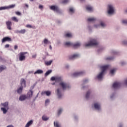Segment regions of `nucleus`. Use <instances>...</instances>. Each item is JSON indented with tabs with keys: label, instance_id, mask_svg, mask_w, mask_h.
Returning <instances> with one entry per match:
<instances>
[{
	"label": "nucleus",
	"instance_id": "obj_29",
	"mask_svg": "<svg viewBox=\"0 0 127 127\" xmlns=\"http://www.w3.org/2000/svg\"><path fill=\"white\" fill-rule=\"evenodd\" d=\"M11 19L13 21H15V22H18V19L16 17H12Z\"/></svg>",
	"mask_w": 127,
	"mask_h": 127
},
{
	"label": "nucleus",
	"instance_id": "obj_3",
	"mask_svg": "<svg viewBox=\"0 0 127 127\" xmlns=\"http://www.w3.org/2000/svg\"><path fill=\"white\" fill-rule=\"evenodd\" d=\"M96 45H98V42H97V40L93 39L89 43L85 44L84 46L85 47H89L90 46H96Z\"/></svg>",
	"mask_w": 127,
	"mask_h": 127
},
{
	"label": "nucleus",
	"instance_id": "obj_64",
	"mask_svg": "<svg viewBox=\"0 0 127 127\" xmlns=\"http://www.w3.org/2000/svg\"><path fill=\"white\" fill-rule=\"evenodd\" d=\"M68 67H69V66H66V68H68Z\"/></svg>",
	"mask_w": 127,
	"mask_h": 127
},
{
	"label": "nucleus",
	"instance_id": "obj_47",
	"mask_svg": "<svg viewBox=\"0 0 127 127\" xmlns=\"http://www.w3.org/2000/svg\"><path fill=\"white\" fill-rule=\"evenodd\" d=\"M113 59H114L113 58H112V57H110V58H107L106 59V60H113Z\"/></svg>",
	"mask_w": 127,
	"mask_h": 127
},
{
	"label": "nucleus",
	"instance_id": "obj_24",
	"mask_svg": "<svg viewBox=\"0 0 127 127\" xmlns=\"http://www.w3.org/2000/svg\"><path fill=\"white\" fill-rule=\"evenodd\" d=\"M53 61H49L48 62H45V64L47 65V66H50V65H51L52 64Z\"/></svg>",
	"mask_w": 127,
	"mask_h": 127
},
{
	"label": "nucleus",
	"instance_id": "obj_11",
	"mask_svg": "<svg viewBox=\"0 0 127 127\" xmlns=\"http://www.w3.org/2000/svg\"><path fill=\"white\" fill-rule=\"evenodd\" d=\"M121 83L120 82H115L113 85V88L114 89H118L121 87Z\"/></svg>",
	"mask_w": 127,
	"mask_h": 127
},
{
	"label": "nucleus",
	"instance_id": "obj_48",
	"mask_svg": "<svg viewBox=\"0 0 127 127\" xmlns=\"http://www.w3.org/2000/svg\"><path fill=\"white\" fill-rule=\"evenodd\" d=\"M56 82H59V77H56Z\"/></svg>",
	"mask_w": 127,
	"mask_h": 127
},
{
	"label": "nucleus",
	"instance_id": "obj_46",
	"mask_svg": "<svg viewBox=\"0 0 127 127\" xmlns=\"http://www.w3.org/2000/svg\"><path fill=\"white\" fill-rule=\"evenodd\" d=\"M123 23H124L125 24H127V20H123L122 21Z\"/></svg>",
	"mask_w": 127,
	"mask_h": 127
},
{
	"label": "nucleus",
	"instance_id": "obj_61",
	"mask_svg": "<svg viewBox=\"0 0 127 127\" xmlns=\"http://www.w3.org/2000/svg\"><path fill=\"white\" fill-rule=\"evenodd\" d=\"M87 81H88V80H84V83H85V82H87Z\"/></svg>",
	"mask_w": 127,
	"mask_h": 127
},
{
	"label": "nucleus",
	"instance_id": "obj_12",
	"mask_svg": "<svg viewBox=\"0 0 127 127\" xmlns=\"http://www.w3.org/2000/svg\"><path fill=\"white\" fill-rule=\"evenodd\" d=\"M20 84L21 85V87H26V82L25 81V80L23 78H21V81H20Z\"/></svg>",
	"mask_w": 127,
	"mask_h": 127
},
{
	"label": "nucleus",
	"instance_id": "obj_42",
	"mask_svg": "<svg viewBox=\"0 0 127 127\" xmlns=\"http://www.w3.org/2000/svg\"><path fill=\"white\" fill-rule=\"evenodd\" d=\"M15 14L17 15H21V13H20V12H19V11L15 12Z\"/></svg>",
	"mask_w": 127,
	"mask_h": 127
},
{
	"label": "nucleus",
	"instance_id": "obj_60",
	"mask_svg": "<svg viewBox=\"0 0 127 127\" xmlns=\"http://www.w3.org/2000/svg\"><path fill=\"white\" fill-rule=\"evenodd\" d=\"M30 1H33L34 0H29Z\"/></svg>",
	"mask_w": 127,
	"mask_h": 127
},
{
	"label": "nucleus",
	"instance_id": "obj_20",
	"mask_svg": "<svg viewBox=\"0 0 127 127\" xmlns=\"http://www.w3.org/2000/svg\"><path fill=\"white\" fill-rule=\"evenodd\" d=\"M22 90H23V86H20L17 90L18 94H21L22 92Z\"/></svg>",
	"mask_w": 127,
	"mask_h": 127
},
{
	"label": "nucleus",
	"instance_id": "obj_56",
	"mask_svg": "<svg viewBox=\"0 0 127 127\" xmlns=\"http://www.w3.org/2000/svg\"><path fill=\"white\" fill-rule=\"evenodd\" d=\"M6 127H13V126H12V125H9L8 126H7Z\"/></svg>",
	"mask_w": 127,
	"mask_h": 127
},
{
	"label": "nucleus",
	"instance_id": "obj_2",
	"mask_svg": "<svg viewBox=\"0 0 127 127\" xmlns=\"http://www.w3.org/2000/svg\"><path fill=\"white\" fill-rule=\"evenodd\" d=\"M64 45L67 47L73 46V48H78V47H80V46H81V44L80 43H76L73 45V44L70 42H66L64 43Z\"/></svg>",
	"mask_w": 127,
	"mask_h": 127
},
{
	"label": "nucleus",
	"instance_id": "obj_8",
	"mask_svg": "<svg viewBox=\"0 0 127 127\" xmlns=\"http://www.w3.org/2000/svg\"><path fill=\"white\" fill-rule=\"evenodd\" d=\"M6 25L7 26V29L9 30H11V26L12 25V23L10 21H6Z\"/></svg>",
	"mask_w": 127,
	"mask_h": 127
},
{
	"label": "nucleus",
	"instance_id": "obj_35",
	"mask_svg": "<svg viewBox=\"0 0 127 127\" xmlns=\"http://www.w3.org/2000/svg\"><path fill=\"white\" fill-rule=\"evenodd\" d=\"M67 2H69V0H63L62 3H67Z\"/></svg>",
	"mask_w": 127,
	"mask_h": 127
},
{
	"label": "nucleus",
	"instance_id": "obj_14",
	"mask_svg": "<svg viewBox=\"0 0 127 127\" xmlns=\"http://www.w3.org/2000/svg\"><path fill=\"white\" fill-rule=\"evenodd\" d=\"M78 57H79V55L75 54V55H73L70 57H69V60H73L74 59H75V58H78Z\"/></svg>",
	"mask_w": 127,
	"mask_h": 127
},
{
	"label": "nucleus",
	"instance_id": "obj_4",
	"mask_svg": "<svg viewBox=\"0 0 127 127\" xmlns=\"http://www.w3.org/2000/svg\"><path fill=\"white\" fill-rule=\"evenodd\" d=\"M1 105L4 108H1V111L3 112V114H6L7 110H8V102L1 103Z\"/></svg>",
	"mask_w": 127,
	"mask_h": 127
},
{
	"label": "nucleus",
	"instance_id": "obj_55",
	"mask_svg": "<svg viewBox=\"0 0 127 127\" xmlns=\"http://www.w3.org/2000/svg\"><path fill=\"white\" fill-rule=\"evenodd\" d=\"M15 32H16V33H20V31L16 30Z\"/></svg>",
	"mask_w": 127,
	"mask_h": 127
},
{
	"label": "nucleus",
	"instance_id": "obj_22",
	"mask_svg": "<svg viewBox=\"0 0 127 127\" xmlns=\"http://www.w3.org/2000/svg\"><path fill=\"white\" fill-rule=\"evenodd\" d=\"M96 20V18H89L87 19L88 21H89L90 22H93Z\"/></svg>",
	"mask_w": 127,
	"mask_h": 127
},
{
	"label": "nucleus",
	"instance_id": "obj_23",
	"mask_svg": "<svg viewBox=\"0 0 127 127\" xmlns=\"http://www.w3.org/2000/svg\"><path fill=\"white\" fill-rule=\"evenodd\" d=\"M42 120L43 121H48V120H49V118L47 117V116L45 115H44L42 117Z\"/></svg>",
	"mask_w": 127,
	"mask_h": 127
},
{
	"label": "nucleus",
	"instance_id": "obj_49",
	"mask_svg": "<svg viewBox=\"0 0 127 127\" xmlns=\"http://www.w3.org/2000/svg\"><path fill=\"white\" fill-rule=\"evenodd\" d=\"M39 8H40V9H42V8H43V6L42 5H40L39 6Z\"/></svg>",
	"mask_w": 127,
	"mask_h": 127
},
{
	"label": "nucleus",
	"instance_id": "obj_6",
	"mask_svg": "<svg viewBox=\"0 0 127 127\" xmlns=\"http://www.w3.org/2000/svg\"><path fill=\"white\" fill-rule=\"evenodd\" d=\"M60 85L62 87L63 90H65V89H69L70 88V85L65 82H62L60 83Z\"/></svg>",
	"mask_w": 127,
	"mask_h": 127
},
{
	"label": "nucleus",
	"instance_id": "obj_28",
	"mask_svg": "<svg viewBox=\"0 0 127 127\" xmlns=\"http://www.w3.org/2000/svg\"><path fill=\"white\" fill-rule=\"evenodd\" d=\"M33 94V92H32V91L30 90V92L28 93L27 96L28 97H29V98H31V97H32Z\"/></svg>",
	"mask_w": 127,
	"mask_h": 127
},
{
	"label": "nucleus",
	"instance_id": "obj_26",
	"mask_svg": "<svg viewBox=\"0 0 127 127\" xmlns=\"http://www.w3.org/2000/svg\"><path fill=\"white\" fill-rule=\"evenodd\" d=\"M91 94V92L90 91H88L86 93V96H85V98L86 99V100H88V99H89V97H90V94Z\"/></svg>",
	"mask_w": 127,
	"mask_h": 127
},
{
	"label": "nucleus",
	"instance_id": "obj_19",
	"mask_svg": "<svg viewBox=\"0 0 127 127\" xmlns=\"http://www.w3.org/2000/svg\"><path fill=\"white\" fill-rule=\"evenodd\" d=\"M27 98L25 95H21L20 96L19 99L20 101H24Z\"/></svg>",
	"mask_w": 127,
	"mask_h": 127
},
{
	"label": "nucleus",
	"instance_id": "obj_25",
	"mask_svg": "<svg viewBox=\"0 0 127 127\" xmlns=\"http://www.w3.org/2000/svg\"><path fill=\"white\" fill-rule=\"evenodd\" d=\"M52 72V70H48L46 72V73H45V77L48 76V75H49V74H50Z\"/></svg>",
	"mask_w": 127,
	"mask_h": 127
},
{
	"label": "nucleus",
	"instance_id": "obj_9",
	"mask_svg": "<svg viewBox=\"0 0 127 127\" xmlns=\"http://www.w3.org/2000/svg\"><path fill=\"white\" fill-rule=\"evenodd\" d=\"M50 9H51L52 10H54V11H56L57 12H59V11H60V10H59V8H58L57 6H51Z\"/></svg>",
	"mask_w": 127,
	"mask_h": 127
},
{
	"label": "nucleus",
	"instance_id": "obj_40",
	"mask_svg": "<svg viewBox=\"0 0 127 127\" xmlns=\"http://www.w3.org/2000/svg\"><path fill=\"white\" fill-rule=\"evenodd\" d=\"M116 71V69H113L110 71L111 74H114Z\"/></svg>",
	"mask_w": 127,
	"mask_h": 127
},
{
	"label": "nucleus",
	"instance_id": "obj_21",
	"mask_svg": "<svg viewBox=\"0 0 127 127\" xmlns=\"http://www.w3.org/2000/svg\"><path fill=\"white\" fill-rule=\"evenodd\" d=\"M43 73V70L41 69H38L37 71H36L34 72V74L36 75V74H42Z\"/></svg>",
	"mask_w": 127,
	"mask_h": 127
},
{
	"label": "nucleus",
	"instance_id": "obj_45",
	"mask_svg": "<svg viewBox=\"0 0 127 127\" xmlns=\"http://www.w3.org/2000/svg\"><path fill=\"white\" fill-rule=\"evenodd\" d=\"M49 102H50V101L49 100V99H47L45 101V105L46 106L48 104V103H49Z\"/></svg>",
	"mask_w": 127,
	"mask_h": 127
},
{
	"label": "nucleus",
	"instance_id": "obj_1",
	"mask_svg": "<svg viewBox=\"0 0 127 127\" xmlns=\"http://www.w3.org/2000/svg\"><path fill=\"white\" fill-rule=\"evenodd\" d=\"M109 67H110V65H104L100 67L102 71L97 76V79H102V78H103V75H104L105 71L109 68Z\"/></svg>",
	"mask_w": 127,
	"mask_h": 127
},
{
	"label": "nucleus",
	"instance_id": "obj_39",
	"mask_svg": "<svg viewBox=\"0 0 127 127\" xmlns=\"http://www.w3.org/2000/svg\"><path fill=\"white\" fill-rule=\"evenodd\" d=\"M26 27H27V28H33V27H32V26H31V25L28 24L26 25Z\"/></svg>",
	"mask_w": 127,
	"mask_h": 127
},
{
	"label": "nucleus",
	"instance_id": "obj_38",
	"mask_svg": "<svg viewBox=\"0 0 127 127\" xmlns=\"http://www.w3.org/2000/svg\"><path fill=\"white\" fill-rule=\"evenodd\" d=\"M15 6V5L14 4L10 5L8 6V8H13V7H14Z\"/></svg>",
	"mask_w": 127,
	"mask_h": 127
},
{
	"label": "nucleus",
	"instance_id": "obj_50",
	"mask_svg": "<svg viewBox=\"0 0 127 127\" xmlns=\"http://www.w3.org/2000/svg\"><path fill=\"white\" fill-rule=\"evenodd\" d=\"M123 44H124V45H127V41H124L123 42Z\"/></svg>",
	"mask_w": 127,
	"mask_h": 127
},
{
	"label": "nucleus",
	"instance_id": "obj_31",
	"mask_svg": "<svg viewBox=\"0 0 127 127\" xmlns=\"http://www.w3.org/2000/svg\"><path fill=\"white\" fill-rule=\"evenodd\" d=\"M4 69H6V67L3 65L0 66V73L2 71V70H4Z\"/></svg>",
	"mask_w": 127,
	"mask_h": 127
},
{
	"label": "nucleus",
	"instance_id": "obj_17",
	"mask_svg": "<svg viewBox=\"0 0 127 127\" xmlns=\"http://www.w3.org/2000/svg\"><path fill=\"white\" fill-rule=\"evenodd\" d=\"M32 124H33V121L32 120H30L29 122H28L27 124L26 125V126H25V127H30V126H31V125H32Z\"/></svg>",
	"mask_w": 127,
	"mask_h": 127
},
{
	"label": "nucleus",
	"instance_id": "obj_15",
	"mask_svg": "<svg viewBox=\"0 0 127 127\" xmlns=\"http://www.w3.org/2000/svg\"><path fill=\"white\" fill-rule=\"evenodd\" d=\"M94 108L96 110H101V105L98 103H95L94 104Z\"/></svg>",
	"mask_w": 127,
	"mask_h": 127
},
{
	"label": "nucleus",
	"instance_id": "obj_62",
	"mask_svg": "<svg viewBox=\"0 0 127 127\" xmlns=\"http://www.w3.org/2000/svg\"><path fill=\"white\" fill-rule=\"evenodd\" d=\"M85 0H80V1H84Z\"/></svg>",
	"mask_w": 127,
	"mask_h": 127
},
{
	"label": "nucleus",
	"instance_id": "obj_58",
	"mask_svg": "<svg viewBox=\"0 0 127 127\" xmlns=\"http://www.w3.org/2000/svg\"><path fill=\"white\" fill-rule=\"evenodd\" d=\"M50 49H52V47H51V45L50 46Z\"/></svg>",
	"mask_w": 127,
	"mask_h": 127
},
{
	"label": "nucleus",
	"instance_id": "obj_41",
	"mask_svg": "<svg viewBox=\"0 0 127 127\" xmlns=\"http://www.w3.org/2000/svg\"><path fill=\"white\" fill-rule=\"evenodd\" d=\"M100 25H101L102 27H105V26H106V24H105L103 22H101Z\"/></svg>",
	"mask_w": 127,
	"mask_h": 127
},
{
	"label": "nucleus",
	"instance_id": "obj_30",
	"mask_svg": "<svg viewBox=\"0 0 127 127\" xmlns=\"http://www.w3.org/2000/svg\"><path fill=\"white\" fill-rule=\"evenodd\" d=\"M57 95H58V98H61L62 95H61V93H60V89H57Z\"/></svg>",
	"mask_w": 127,
	"mask_h": 127
},
{
	"label": "nucleus",
	"instance_id": "obj_57",
	"mask_svg": "<svg viewBox=\"0 0 127 127\" xmlns=\"http://www.w3.org/2000/svg\"><path fill=\"white\" fill-rule=\"evenodd\" d=\"M0 61H2V58L1 56H0Z\"/></svg>",
	"mask_w": 127,
	"mask_h": 127
},
{
	"label": "nucleus",
	"instance_id": "obj_54",
	"mask_svg": "<svg viewBox=\"0 0 127 127\" xmlns=\"http://www.w3.org/2000/svg\"><path fill=\"white\" fill-rule=\"evenodd\" d=\"M17 48H18L17 46H16V45L14 46V49H15V50H16V49H17Z\"/></svg>",
	"mask_w": 127,
	"mask_h": 127
},
{
	"label": "nucleus",
	"instance_id": "obj_34",
	"mask_svg": "<svg viewBox=\"0 0 127 127\" xmlns=\"http://www.w3.org/2000/svg\"><path fill=\"white\" fill-rule=\"evenodd\" d=\"M44 44H47V43H50V42H49L47 39H45L44 40Z\"/></svg>",
	"mask_w": 127,
	"mask_h": 127
},
{
	"label": "nucleus",
	"instance_id": "obj_51",
	"mask_svg": "<svg viewBox=\"0 0 127 127\" xmlns=\"http://www.w3.org/2000/svg\"><path fill=\"white\" fill-rule=\"evenodd\" d=\"M9 47V45L6 44L5 45V48H8Z\"/></svg>",
	"mask_w": 127,
	"mask_h": 127
},
{
	"label": "nucleus",
	"instance_id": "obj_7",
	"mask_svg": "<svg viewBox=\"0 0 127 127\" xmlns=\"http://www.w3.org/2000/svg\"><path fill=\"white\" fill-rule=\"evenodd\" d=\"M109 10H108V13L109 14H113V13L115 10H114V7H113V5H108Z\"/></svg>",
	"mask_w": 127,
	"mask_h": 127
},
{
	"label": "nucleus",
	"instance_id": "obj_27",
	"mask_svg": "<svg viewBox=\"0 0 127 127\" xmlns=\"http://www.w3.org/2000/svg\"><path fill=\"white\" fill-rule=\"evenodd\" d=\"M54 126L55 127H61L60 124H59V123H58V122H54Z\"/></svg>",
	"mask_w": 127,
	"mask_h": 127
},
{
	"label": "nucleus",
	"instance_id": "obj_44",
	"mask_svg": "<svg viewBox=\"0 0 127 127\" xmlns=\"http://www.w3.org/2000/svg\"><path fill=\"white\" fill-rule=\"evenodd\" d=\"M51 81H56V77H52L51 78Z\"/></svg>",
	"mask_w": 127,
	"mask_h": 127
},
{
	"label": "nucleus",
	"instance_id": "obj_43",
	"mask_svg": "<svg viewBox=\"0 0 127 127\" xmlns=\"http://www.w3.org/2000/svg\"><path fill=\"white\" fill-rule=\"evenodd\" d=\"M69 12H74V9L73 8H69Z\"/></svg>",
	"mask_w": 127,
	"mask_h": 127
},
{
	"label": "nucleus",
	"instance_id": "obj_52",
	"mask_svg": "<svg viewBox=\"0 0 127 127\" xmlns=\"http://www.w3.org/2000/svg\"><path fill=\"white\" fill-rule=\"evenodd\" d=\"M36 54L35 55H33L32 56V58H36Z\"/></svg>",
	"mask_w": 127,
	"mask_h": 127
},
{
	"label": "nucleus",
	"instance_id": "obj_13",
	"mask_svg": "<svg viewBox=\"0 0 127 127\" xmlns=\"http://www.w3.org/2000/svg\"><path fill=\"white\" fill-rule=\"evenodd\" d=\"M6 41H11V38L8 37H5L2 39V43H4Z\"/></svg>",
	"mask_w": 127,
	"mask_h": 127
},
{
	"label": "nucleus",
	"instance_id": "obj_18",
	"mask_svg": "<svg viewBox=\"0 0 127 127\" xmlns=\"http://www.w3.org/2000/svg\"><path fill=\"white\" fill-rule=\"evenodd\" d=\"M86 8L88 11H93V7L90 5L86 6Z\"/></svg>",
	"mask_w": 127,
	"mask_h": 127
},
{
	"label": "nucleus",
	"instance_id": "obj_33",
	"mask_svg": "<svg viewBox=\"0 0 127 127\" xmlns=\"http://www.w3.org/2000/svg\"><path fill=\"white\" fill-rule=\"evenodd\" d=\"M64 36L65 37H72V34L71 33H67Z\"/></svg>",
	"mask_w": 127,
	"mask_h": 127
},
{
	"label": "nucleus",
	"instance_id": "obj_63",
	"mask_svg": "<svg viewBox=\"0 0 127 127\" xmlns=\"http://www.w3.org/2000/svg\"><path fill=\"white\" fill-rule=\"evenodd\" d=\"M126 12H127V10H126Z\"/></svg>",
	"mask_w": 127,
	"mask_h": 127
},
{
	"label": "nucleus",
	"instance_id": "obj_16",
	"mask_svg": "<svg viewBox=\"0 0 127 127\" xmlns=\"http://www.w3.org/2000/svg\"><path fill=\"white\" fill-rule=\"evenodd\" d=\"M41 95H46L47 96H50V95H51V92L49 91H43L41 93Z\"/></svg>",
	"mask_w": 127,
	"mask_h": 127
},
{
	"label": "nucleus",
	"instance_id": "obj_32",
	"mask_svg": "<svg viewBox=\"0 0 127 127\" xmlns=\"http://www.w3.org/2000/svg\"><path fill=\"white\" fill-rule=\"evenodd\" d=\"M26 32V30H25V29H22L20 30V34H24V33H25Z\"/></svg>",
	"mask_w": 127,
	"mask_h": 127
},
{
	"label": "nucleus",
	"instance_id": "obj_53",
	"mask_svg": "<svg viewBox=\"0 0 127 127\" xmlns=\"http://www.w3.org/2000/svg\"><path fill=\"white\" fill-rule=\"evenodd\" d=\"M121 64L122 66H124V65H125V64H126V63H125V62H121Z\"/></svg>",
	"mask_w": 127,
	"mask_h": 127
},
{
	"label": "nucleus",
	"instance_id": "obj_10",
	"mask_svg": "<svg viewBox=\"0 0 127 127\" xmlns=\"http://www.w3.org/2000/svg\"><path fill=\"white\" fill-rule=\"evenodd\" d=\"M84 73L85 72H84V71H81L79 72H75L72 74V76H73V77H78V76H82V75H84Z\"/></svg>",
	"mask_w": 127,
	"mask_h": 127
},
{
	"label": "nucleus",
	"instance_id": "obj_37",
	"mask_svg": "<svg viewBox=\"0 0 127 127\" xmlns=\"http://www.w3.org/2000/svg\"><path fill=\"white\" fill-rule=\"evenodd\" d=\"M7 9V7H0V10H3Z\"/></svg>",
	"mask_w": 127,
	"mask_h": 127
},
{
	"label": "nucleus",
	"instance_id": "obj_59",
	"mask_svg": "<svg viewBox=\"0 0 127 127\" xmlns=\"http://www.w3.org/2000/svg\"><path fill=\"white\" fill-rule=\"evenodd\" d=\"M25 6H26V7H28V5H27V4H25Z\"/></svg>",
	"mask_w": 127,
	"mask_h": 127
},
{
	"label": "nucleus",
	"instance_id": "obj_5",
	"mask_svg": "<svg viewBox=\"0 0 127 127\" xmlns=\"http://www.w3.org/2000/svg\"><path fill=\"white\" fill-rule=\"evenodd\" d=\"M25 54H27V52H20L18 54L19 61H24V60H25L26 58Z\"/></svg>",
	"mask_w": 127,
	"mask_h": 127
},
{
	"label": "nucleus",
	"instance_id": "obj_36",
	"mask_svg": "<svg viewBox=\"0 0 127 127\" xmlns=\"http://www.w3.org/2000/svg\"><path fill=\"white\" fill-rule=\"evenodd\" d=\"M61 113H62V109H60L59 110L58 112V116H60V115L61 114Z\"/></svg>",
	"mask_w": 127,
	"mask_h": 127
}]
</instances>
